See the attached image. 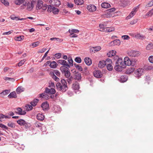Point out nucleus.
<instances>
[{"label":"nucleus","instance_id":"16","mask_svg":"<svg viewBox=\"0 0 153 153\" xmlns=\"http://www.w3.org/2000/svg\"><path fill=\"white\" fill-rule=\"evenodd\" d=\"M72 88L74 90H78L80 88L79 83L78 82H75L73 84Z\"/></svg>","mask_w":153,"mask_h":153},{"label":"nucleus","instance_id":"55","mask_svg":"<svg viewBox=\"0 0 153 153\" xmlns=\"http://www.w3.org/2000/svg\"><path fill=\"white\" fill-rule=\"evenodd\" d=\"M73 80V77L72 76H71L68 78L66 81L68 82L69 84L71 83L72 80Z\"/></svg>","mask_w":153,"mask_h":153},{"label":"nucleus","instance_id":"62","mask_svg":"<svg viewBox=\"0 0 153 153\" xmlns=\"http://www.w3.org/2000/svg\"><path fill=\"white\" fill-rule=\"evenodd\" d=\"M49 87L50 88L53 87H55V85L53 82L50 81L49 83Z\"/></svg>","mask_w":153,"mask_h":153},{"label":"nucleus","instance_id":"9","mask_svg":"<svg viewBox=\"0 0 153 153\" xmlns=\"http://www.w3.org/2000/svg\"><path fill=\"white\" fill-rule=\"evenodd\" d=\"M57 62L58 63L63 65V66H66L68 68L70 67V66L69 65L67 62L65 60L59 59L58 61Z\"/></svg>","mask_w":153,"mask_h":153},{"label":"nucleus","instance_id":"61","mask_svg":"<svg viewBox=\"0 0 153 153\" xmlns=\"http://www.w3.org/2000/svg\"><path fill=\"white\" fill-rule=\"evenodd\" d=\"M54 73V74H55L58 76H60V73L59 71L57 70H54L53 72Z\"/></svg>","mask_w":153,"mask_h":153},{"label":"nucleus","instance_id":"30","mask_svg":"<svg viewBox=\"0 0 153 153\" xmlns=\"http://www.w3.org/2000/svg\"><path fill=\"white\" fill-rule=\"evenodd\" d=\"M101 7L104 8H108L110 7L111 5L110 4L106 2H103L101 4Z\"/></svg>","mask_w":153,"mask_h":153},{"label":"nucleus","instance_id":"48","mask_svg":"<svg viewBox=\"0 0 153 153\" xmlns=\"http://www.w3.org/2000/svg\"><path fill=\"white\" fill-rule=\"evenodd\" d=\"M24 39V37L23 36H20L16 37V40L17 41H21Z\"/></svg>","mask_w":153,"mask_h":153},{"label":"nucleus","instance_id":"28","mask_svg":"<svg viewBox=\"0 0 153 153\" xmlns=\"http://www.w3.org/2000/svg\"><path fill=\"white\" fill-rule=\"evenodd\" d=\"M135 70V68L133 67H130L127 69L126 73L127 74H130L133 73Z\"/></svg>","mask_w":153,"mask_h":153},{"label":"nucleus","instance_id":"7","mask_svg":"<svg viewBox=\"0 0 153 153\" xmlns=\"http://www.w3.org/2000/svg\"><path fill=\"white\" fill-rule=\"evenodd\" d=\"M120 44V41L119 39H116L110 42L109 45L111 46L113 45H119Z\"/></svg>","mask_w":153,"mask_h":153},{"label":"nucleus","instance_id":"27","mask_svg":"<svg viewBox=\"0 0 153 153\" xmlns=\"http://www.w3.org/2000/svg\"><path fill=\"white\" fill-rule=\"evenodd\" d=\"M106 65V64L105 61H100L98 64V67L100 68H102Z\"/></svg>","mask_w":153,"mask_h":153},{"label":"nucleus","instance_id":"15","mask_svg":"<svg viewBox=\"0 0 153 153\" xmlns=\"http://www.w3.org/2000/svg\"><path fill=\"white\" fill-rule=\"evenodd\" d=\"M36 118L39 120L42 121L45 118V116L42 113H39L36 116Z\"/></svg>","mask_w":153,"mask_h":153},{"label":"nucleus","instance_id":"8","mask_svg":"<svg viewBox=\"0 0 153 153\" xmlns=\"http://www.w3.org/2000/svg\"><path fill=\"white\" fill-rule=\"evenodd\" d=\"M50 3L53 5L59 6L60 4V2L59 0H50Z\"/></svg>","mask_w":153,"mask_h":153},{"label":"nucleus","instance_id":"20","mask_svg":"<svg viewBox=\"0 0 153 153\" xmlns=\"http://www.w3.org/2000/svg\"><path fill=\"white\" fill-rule=\"evenodd\" d=\"M43 5V2L42 1H38L36 6V9L38 10L41 9Z\"/></svg>","mask_w":153,"mask_h":153},{"label":"nucleus","instance_id":"12","mask_svg":"<svg viewBox=\"0 0 153 153\" xmlns=\"http://www.w3.org/2000/svg\"><path fill=\"white\" fill-rule=\"evenodd\" d=\"M53 112L58 113L60 112L61 109L59 106L54 105L52 109Z\"/></svg>","mask_w":153,"mask_h":153},{"label":"nucleus","instance_id":"24","mask_svg":"<svg viewBox=\"0 0 153 153\" xmlns=\"http://www.w3.org/2000/svg\"><path fill=\"white\" fill-rule=\"evenodd\" d=\"M8 97L10 98H16L17 97V95L15 91L11 92L8 95Z\"/></svg>","mask_w":153,"mask_h":153},{"label":"nucleus","instance_id":"2","mask_svg":"<svg viewBox=\"0 0 153 153\" xmlns=\"http://www.w3.org/2000/svg\"><path fill=\"white\" fill-rule=\"evenodd\" d=\"M137 60L136 59H131L127 56L125 57L124 59L123 67H126V65L134 66L137 64Z\"/></svg>","mask_w":153,"mask_h":153},{"label":"nucleus","instance_id":"29","mask_svg":"<svg viewBox=\"0 0 153 153\" xmlns=\"http://www.w3.org/2000/svg\"><path fill=\"white\" fill-rule=\"evenodd\" d=\"M153 14V9H152L149 11L144 16V18H146L149 16H151Z\"/></svg>","mask_w":153,"mask_h":153},{"label":"nucleus","instance_id":"5","mask_svg":"<svg viewBox=\"0 0 153 153\" xmlns=\"http://www.w3.org/2000/svg\"><path fill=\"white\" fill-rule=\"evenodd\" d=\"M129 55L131 56H140V53L139 52L135 51H131L128 53Z\"/></svg>","mask_w":153,"mask_h":153},{"label":"nucleus","instance_id":"36","mask_svg":"<svg viewBox=\"0 0 153 153\" xmlns=\"http://www.w3.org/2000/svg\"><path fill=\"white\" fill-rule=\"evenodd\" d=\"M38 101L39 100L38 99H34L33 101L31 102L30 104L32 105H33V106H35L36 105Z\"/></svg>","mask_w":153,"mask_h":153},{"label":"nucleus","instance_id":"37","mask_svg":"<svg viewBox=\"0 0 153 153\" xmlns=\"http://www.w3.org/2000/svg\"><path fill=\"white\" fill-rule=\"evenodd\" d=\"M81 74L80 73H77L75 75V79L78 80L81 79Z\"/></svg>","mask_w":153,"mask_h":153},{"label":"nucleus","instance_id":"64","mask_svg":"<svg viewBox=\"0 0 153 153\" xmlns=\"http://www.w3.org/2000/svg\"><path fill=\"white\" fill-rule=\"evenodd\" d=\"M149 60L150 63H153V56H151L149 57Z\"/></svg>","mask_w":153,"mask_h":153},{"label":"nucleus","instance_id":"54","mask_svg":"<svg viewBox=\"0 0 153 153\" xmlns=\"http://www.w3.org/2000/svg\"><path fill=\"white\" fill-rule=\"evenodd\" d=\"M135 37L139 39H142L144 38V36L142 35H140V34H137L135 36Z\"/></svg>","mask_w":153,"mask_h":153},{"label":"nucleus","instance_id":"45","mask_svg":"<svg viewBox=\"0 0 153 153\" xmlns=\"http://www.w3.org/2000/svg\"><path fill=\"white\" fill-rule=\"evenodd\" d=\"M33 105H26L25 107L26 108V109L27 111H29L31 110L33 108Z\"/></svg>","mask_w":153,"mask_h":153},{"label":"nucleus","instance_id":"14","mask_svg":"<svg viewBox=\"0 0 153 153\" xmlns=\"http://www.w3.org/2000/svg\"><path fill=\"white\" fill-rule=\"evenodd\" d=\"M84 61L85 64L88 65H90L92 64L91 60L89 57H85L84 59Z\"/></svg>","mask_w":153,"mask_h":153},{"label":"nucleus","instance_id":"43","mask_svg":"<svg viewBox=\"0 0 153 153\" xmlns=\"http://www.w3.org/2000/svg\"><path fill=\"white\" fill-rule=\"evenodd\" d=\"M68 32L70 33H78L79 32V30L77 29H73L72 30L69 29L68 30Z\"/></svg>","mask_w":153,"mask_h":153},{"label":"nucleus","instance_id":"53","mask_svg":"<svg viewBox=\"0 0 153 153\" xmlns=\"http://www.w3.org/2000/svg\"><path fill=\"white\" fill-rule=\"evenodd\" d=\"M48 95L46 94L45 93H43L40 94V97L41 98H46V97Z\"/></svg>","mask_w":153,"mask_h":153},{"label":"nucleus","instance_id":"23","mask_svg":"<svg viewBox=\"0 0 153 153\" xmlns=\"http://www.w3.org/2000/svg\"><path fill=\"white\" fill-rule=\"evenodd\" d=\"M124 62L122 58H121L118 59L116 62L115 65H123Z\"/></svg>","mask_w":153,"mask_h":153},{"label":"nucleus","instance_id":"34","mask_svg":"<svg viewBox=\"0 0 153 153\" xmlns=\"http://www.w3.org/2000/svg\"><path fill=\"white\" fill-rule=\"evenodd\" d=\"M25 0H16L14 1L15 4L17 5H20L22 3H24Z\"/></svg>","mask_w":153,"mask_h":153},{"label":"nucleus","instance_id":"56","mask_svg":"<svg viewBox=\"0 0 153 153\" xmlns=\"http://www.w3.org/2000/svg\"><path fill=\"white\" fill-rule=\"evenodd\" d=\"M7 125L8 126L12 128H13L15 127V124L9 122L8 123Z\"/></svg>","mask_w":153,"mask_h":153},{"label":"nucleus","instance_id":"51","mask_svg":"<svg viewBox=\"0 0 153 153\" xmlns=\"http://www.w3.org/2000/svg\"><path fill=\"white\" fill-rule=\"evenodd\" d=\"M107 69L109 71H111L113 69V66L111 64L106 65Z\"/></svg>","mask_w":153,"mask_h":153},{"label":"nucleus","instance_id":"50","mask_svg":"<svg viewBox=\"0 0 153 153\" xmlns=\"http://www.w3.org/2000/svg\"><path fill=\"white\" fill-rule=\"evenodd\" d=\"M114 30V28L113 27H111L110 28H107L105 31L107 32H111Z\"/></svg>","mask_w":153,"mask_h":153},{"label":"nucleus","instance_id":"11","mask_svg":"<svg viewBox=\"0 0 153 153\" xmlns=\"http://www.w3.org/2000/svg\"><path fill=\"white\" fill-rule=\"evenodd\" d=\"M87 9L90 12H93L96 10V7L94 5L90 4L87 7Z\"/></svg>","mask_w":153,"mask_h":153},{"label":"nucleus","instance_id":"6","mask_svg":"<svg viewBox=\"0 0 153 153\" xmlns=\"http://www.w3.org/2000/svg\"><path fill=\"white\" fill-rule=\"evenodd\" d=\"M93 75L94 77L97 78H101L102 76V74L99 70H95L93 72Z\"/></svg>","mask_w":153,"mask_h":153},{"label":"nucleus","instance_id":"18","mask_svg":"<svg viewBox=\"0 0 153 153\" xmlns=\"http://www.w3.org/2000/svg\"><path fill=\"white\" fill-rule=\"evenodd\" d=\"M41 107L44 110H45L48 108L49 104L47 102H44L42 103Z\"/></svg>","mask_w":153,"mask_h":153},{"label":"nucleus","instance_id":"60","mask_svg":"<svg viewBox=\"0 0 153 153\" xmlns=\"http://www.w3.org/2000/svg\"><path fill=\"white\" fill-rule=\"evenodd\" d=\"M55 92L56 91L55 89L53 88H51L49 94H55Z\"/></svg>","mask_w":153,"mask_h":153},{"label":"nucleus","instance_id":"52","mask_svg":"<svg viewBox=\"0 0 153 153\" xmlns=\"http://www.w3.org/2000/svg\"><path fill=\"white\" fill-rule=\"evenodd\" d=\"M106 65L111 64L112 63V61L110 59H107L106 61H105Z\"/></svg>","mask_w":153,"mask_h":153},{"label":"nucleus","instance_id":"25","mask_svg":"<svg viewBox=\"0 0 153 153\" xmlns=\"http://www.w3.org/2000/svg\"><path fill=\"white\" fill-rule=\"evenodd\" d=\"M99 27L100 29L99 30L101 31H105V30L107 28L106 27V25L103 24H100Z\"/></svg>","mask_w":153,"mask_h":153},{"label":"nucleus","instance_id":"38","mask_svg":"<svg viewBox=\"0 0 153 153\" xmlns=\"http://www.w3.org/2000/svg\"><path fill=\"white\" fill-rule=\"evenodd\" d=\"M68 61L69 63V65L71 66H72L73 65V61L71 57H68Z\"/></svg>","mask_w":153,"mask_h":153},{"label":"nucleus","instance_id":"63","mask_svg":"<svg viewBox=\"0 0 153 153\" xmlns=\"http://www.w3.org/2000/svg\"><path fill=\"white\" fill-rule=\"evenodd\" d=\"M52 7L51 5H49L48 7V8L47 9V11L48 12L50 13L52 11Z\"/></svg>","mask_w":153,"mask_h":153},{"label":"nucleus","instance_id":"35","mask_svg":"<svg viewBox=\"0 0 153 153\" xmlns=\"http://www.w3.org/2000/svg\"><path fill=\"white\" fill-rule=\"evenodd\" d=\"M153 49V43H151L147 45L146 49L147 50H149Z\"/></svg>","mask_w":153,"mask_h":153},{"label":"nucleus","instance_id":"1","mask_svg":"<svg viewBox=\"0 0 153 153\" xmlns=\"http://www.w3.org/2000/svg\"><path fill=\"white\" fill-rule=\"evenodd\" d=\"M61 83L58 82L56 85L57 89L62 92L66 91L68 89L66 81L64 79L61 80Z\"/></svg>","mask_w":153,"mask_h":153},{"label":"nucleus","instance_id":"17","mask_svg":"<svg viewBox=\"0 0 153 153\" xmlns=\"http://www.w3.org/2000/svg\"><path fill=\"white\" fill-rule=\"evenodd\" d=\"M51 76L52 78L56 82L59 81V79L54 74V73L53 72H51L50 73Z\"/></svg>","mask_w":153,"mask_h":153},{"label":"nucleus","instance_id":"32","mask_svg":"<svg viewBox=\"0 0 153 153\" xmlns=\"http://www.w3.org/2000/svg\"><path fill=\"white\" fill-rule=\"evenodd\" d=\"M60 70L63 73L68 70L69 69L66 66H62L60 67Z\"/></svg>","mask_w":153,"mask_h":153},{"label":"nucleus","instance_id":"39","mask_svg":"<svg viewBox=\"0 0 153 153\" xmlns=\"http://www.w3.org/2000/svg\"><path fill=\"white\" fill-rule=\"evenodd\" d=\"M134 11H132L129 14L128 16L126 17V19H129L132 18L135 14V13H134Z\"/></svg>","mask_w":153,"mask_h":153},{"label":"nucleus","instance_id":"44","mask_svg":"<svg viewBox=\"0 0 153 153\" xmlns=\"http://www.w3.org/2000/svg\"><path fill=\"white\" fill-rule=\"evenodd\" d=\"M59 10L57 8L55 7H53L52 8L53 13L54 14H57L58 13Z\"/></svg>","mask_w":153,"mask_h":153},{"label":"nucleus","instance_id":"10","mask_svg":"<svg viewBox=\"0 0 153 153\" xmlns=\"http://www.w3.org/2000/svg\"><path fill=\"white\" fill-rule=\"evenodd\" d=\"M17 111L15 113L17 114L20 115H24L26 114V112L25 111H23L20 108H16Z\"/></svg>","mask_w":153,"mask_h":153},{"label":"nucleus","instance_id":"58","mask_svg":"<svg viewBox=\"0 0 153 153\" xmlns=\"http://www.w3.org/2000/svg\"><path fill=\"white\" fill-rule=\"evenodd\" d=\"M39 43L40 42L39 41L33 43L32 44V46H33V47H36L39 45Z\"/></svg>","mask_w":153,"mask_h":153},{"label":"nucleus","instance_id":"57","mask_svg":"<svg viewBox=\"0 0 153 153\" xmlns=\"http://www.w3.org/2000/svg\"><path fill=\"white\" fill-rule=\"evenodd\" d=\"M115 8L114 7L110 9H109L107 11V13H108V12L109 13H111L113 12H114L115 10Z\"/></svg>","mask_w":153,"mask_h":153},{"label":"nucleus","instance_id":"19","mask_svg":"<svg viewBox=\"0 0 153 153\" xmlns=\"http://www.w3.org/2000/svg\"><path fill=\"white\" fill-rule=\"evenodd\" d=\"M17 123L18 124L21 126H24L26 124V122L22 119H20L17 120Z\"/></svg>","mask_w":153,"mask_h":153},{"label":"nucleus","instance_id":"4","mask_svg":"<svg viewBox=\"0 0 153 153\" xmlns=\"http://www.w3.org/2000/svg\"><path fill=\"white\" fill-rule=\"evenodd\" d=\"M143 69L142 68H139L137 69L134 72L135 76L139 78L143 75Z\"/></svg>","mask_w":153,"mask_h":153},{"label":"nucleus","instance_id":"13","mask_svg":"<svg viewBox=\"0 0 153 153\" xmlns=\"http://www.w3.org/2000/svg\"><path fill=\"white\" fill-rule=\"evenodd\" d=\"M123 65H115L114 67V69L115 70L117 71H122L123 68H125V67H123Z\"/></svg>","mask_w":153,"mask_h":153},{"label":"nucleus","instance_id":"46","mask_svg":"<svg viewBox=\"0 0 153 153\" xmlns=\"http://www.w3.org/2000/svg\"><path fill=\"white\" fill-rule=\"evenodd\" d=\"M144 69L146 70H150L153 69V66L150 65H146L144 67Z\"/></svg>","mask_w":153,"mask_h":153},{"label":"nucleus","instance_id":"40","mask_svg":"<svg viewBox=\"0 0 153 153\" xmlns=\"http://www.w3.org/2000/svg\"><path fill=\"white\" fill-rule=\"evenodd\" d=\"M1 2L5 6H8L9 5V2L6 0H0Z\"/></svg>","mask_w":153,"mask_h":153},{"label":"nucleus","instance_id":"22","mask_svg":"<svg viewBox=\"0 0 153 153\" xmlns=\"http://www.w3.org/2000/svg\"><path fill=\"white\" fill-rule=\"evenodd\" d=\"M116 51L114 50H112L109 51L107 54V56L108 57L114 56L116 54Z\"/></svg>","mask_w":153,"mask_h":153},{"label":"nucleus","instance_id":"47","mask_svg":"<svg viewBox=\"0 0 153 153\" xmlns=\"http://www.w3.org/2000/svg\"><path fill=\"white\" fill-rule=\"evenodd\" d=\"M63 73L64 74L65 76L67 78L69 77L71 75V73L69 70L67 71H66V72H64Z\"/></svg>","mask_w":153,"mask_h":153},{"label":"nucleus","instance_id":"31","mask_svg":"<svg viewBox=\"0 0 153 153\" xmlns=\"http://www.w3.org/2000/svg\"><path fill=\"white\" fill-rule=\"evenodd\" d=\"M57 63L54 61L51 62L50 64L49 65V66L51 68H56L57 67Z\"/></svg>","mask_w":153,"mask_h":153},{"label":"nucleus","instance_id":"33","mask_svg":"<svg viewBox=\"0 0 153 153\" xmlns=\"http://www.w3.org/2000/svg\"><path fill=\"white\" fill-rule=\"evenodd\" d=\"M75 4L77 5H81L83 4L84 3L83 0H74Z\"/></svg>","mask_w":153,"mask_h":153},{"label":"nucleus","instance_id":"21","mask_svg":"<svg viewBox=\"0 0 153 153\" xmlns=\"http://www.w3.org/2000/svg\"><path fill=\"white\" fill-rule=\"evenodd\" d=\"M118 80L121 82H124L127 80V78L124 75L122 76L118 79Z\"/></svg>","mask_w":153,"mask_h":153},{"label":"nucleus","instance_id":"59","mask_svg":"<svg viewBox=\"0 0 153 153\" xmlns=\"http://www.w3.org/2000/svg\"><path fill=\"white\" fill-rule=\"evenodd\" d=\"M25 62V60L24 59L23 60H21L20 62L18 63V66H21Z\"/></svg>","mask_w":153,"mask_h":153},{"label":"nucleus","instance_id":"26","mask_svg":"<svg viewBox=\"0 0 153 153\" xmlns=\"http://www.w3.org/2000/svg\"><path fill=\"white\" fill-rule=\"evenodd\" d=\"M25 89L22 86H20L18 87L16 89V91L18 94H19L21 92L23 91Z\"/></svg>","mask_w":153,"mask_h":153},{"label":"nucleus","instance_id":"49","mask_svg":"<svg viewBox=\"0 0 153 153\" xmlns=\"http://www.w3.org/2000/svg\"><path fill=\"white\" fill-rule=\"evenodd\" d=\"M75 61L79 63H80L82 62L81 58L79 57H76L75 59Z\"/></svg>","mask_w":153,"mask_h":153},{"label":"nucleus","instance_id":"3","mask_svg":"<svg viewBox=\"0 0 153 153\" xmlns=\"http://www.w3.org/2000/svg\"><path fill=\"white\" fill-rule=\"evenodd\" d=\"M35 3V2L33 1H30L28 2L27 3L26 2L25 4H23L21 6V7L23 9H24L25 7L27 6V9L28 10H31L33 8L34 6V4Z\"/></svg>","mask_w":153,"mask_h":153},{"label":"nucleus","instance_id":"41","mask_svg":"<svg viewBox=\"0 0 153 153\" xmlns=\"http://www.w3.org/2000/svg\"><path fill=\"white\" fill-rule=\"evenodd\" d=\"M74 66L76 69L78 70L79 71H82V68L79 65L74 64Z\"/></svg>","mask_w":153,"mask_h":153},{"label":"nucleus","instance_id":"42","mask_svg":"<svg viewBox=\"0 0 153 153\" xmlns=\"http://www.w3.org/2000/svg\"><path fill=\"white\" fill-rule=\"evenodd\" d=\"M10 90H5L3 91L1 93V94H3L4 95H6L8 94L10 92Z\"/></svg>","mask_w":153,"mask_h":153}]
</instances>
